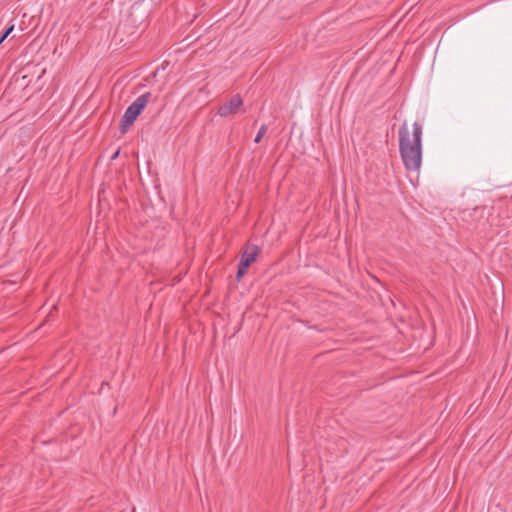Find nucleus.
I'll use <instances>...</instances> for the list:
<instances>
[{
	"mask_svg": "<svg viewBox=\"0 0 512 512\" xmlns=\"http://www.w3.org/2000/svg\"><path fill=\"white\" fill-rule=\"evenodd\" d=\"M413 140L410 139V131L404 122L399 129V151L403 164L407 170L417 171L422 160V126L418 122L413 123Z\"/></svg>",
	"mask_w": 512,
	"mask_h": 512,
	"instance_id": "1",
	"label": "nucleus"
},
{
	"mask_svg": "<svg viewBox=\"0 0 512 512\" xmlns=\"http://www.w3.org/2000/svg\"><path fill=\"white\" fill-rule=\"evenodd\" d=\"M152 99V94L150 92H146L133 101L128 108L126 109L122 119H121V132L125 133L127 128L133 125L138 116L142 113L145 107L148 105L150 100Z\"/></svg>",
	"mask_w": 512,
	"mask_h": 512,
	"instance_id": "2",
	"label": "nucleus"
},
{
	"mask_svg": "<svg viewBox=\"0 0 512 512\" xmlns=\"http://www.w3.org/2000/svg\"><path fill=\"white\" fill-rule=\"evenodd\" d=\"M261 253V248L254 244H246L241 253L237 267L236 279L240 281L247 273L248 268L256 261Z\"/></svg>",
	"mask_w": 512,
	"mask_h": 512,
	"instance_id": "3",
	"label": "nucleus"
},
{
	"mask_svg": "<svg viewBox=\"0 0 512 512\" xmlns=\"http://www.w3.org/2000/svg\"><path fill=\"white\" fill-rule=\"evenodd\" d=\"M243 105V100L239 94L234 95L228 102L218 108V114L221 117H227L236 114Z\"/></svg>",
	"mask_w": 512,
	"mask_h": 512,
	"instance_id": "4",
	"label": "nucleus"
},
{
	"mask_svg": "<svg viewBox=\"0 0 512 512\" xmlns=\"http://www.w3.org/2000/svg\"><path fill=\"white\" fill-rule=\"evenodd\" d=\"M125 509L123 505L119 502L113 503L112 506H109L107 504H101L100 509H98V512H124Z\"/></svg>",
	"mask_w": 512,
	"mask_h": 512,
	"instance_id": "5",
	"label": "nucleus"
},
{
	"mask_svg": "<svg viewBox=\"0 0 512 512\" xmlns=\"http://www.w3.org/2000/svg\"><path fill=\"white\" fill-rule=\"evenodd\" d=\"M267 129H268L267 125H265V124L261 125L257 135L254 138V142L255 143H259L262 140L263 136L267 132Z\"/></svg>",
	"mask_w": 512,
	"mask_h": 512,
	"instance_id": "6",
	"label": "nucleus"
},
{
	"mask_svg": "<svg viewBox=\"0 0 512 512\" xmlns=\"http://www.w3.org/2000/svg\"><path fill=\"white\" fill-rule=\"evenodd\" d=\"M13 30H14L13 24L6 27V29L0 35V44L12 33Z\"/></svg>",
	"mask_w": 512,
	"mask_h": 512,
	"instance_id": "7",
	"label": "nucleus"
},
{
	"mask_svg": "<svg viewBox=\"0 0 512 512\" xmlns=\"http://www.w3.org/2000/svg\"><path fill=\"white\" fill-rule=\"evenodd\" d=\"M118 154H119V151H116V152L114 153V155L112 156V159H115V158L118 156Z\"/></svg>",
	"mask_w": 512,
	"mask_h": 512,
	"instance_id": "8",
	"label": "nucleus"
},
{
	"mask_svg": "<svg viewBox=\"0 0 512 512\" xmlns=\"http://www.w3.org/2000/svg\"><path fill=\"white\" fill-rule=\"evenodd\" d=\"M104 385H106V383L102 382L101 389H103Z\"/></svg>",
	"mask_w": 512,
	"mask_h": 512,
	"instance_id": "9",
	"label": "nucleus"
}]
</instances>
